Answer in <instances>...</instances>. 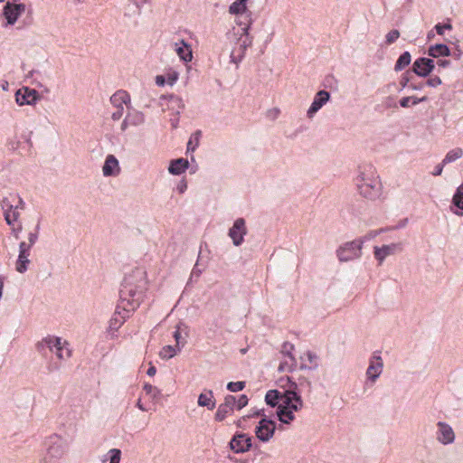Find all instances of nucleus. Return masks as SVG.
<instances>
[{"label":"nucleus","mask_w":463,"mask_h":463,"mask_svg":"<svg viewBox=\"0 0 463 463\" xmlns=\"http://www.w3.org/2000/svg\"><path fill=\"white\" fill-rule=\"evenodd\" d=\"M147 289L146 273L141 268H137L127 274L119 290V305L126 313L135 311L142 303Z\"/></svg>","instance_id":"obj_1"},{"label":"nucleus","mask_w":463,"mask_h":463,"mask_svg":"<svg viewBox=\"0 0 463 463\" xmlns=\"http://www.w3.org/2000/svg\"><path fill=\"white\" fill-rule=\"evenodd\" d=\"M249 4H250V0H236L233 2V14L236 16L234 22L240 27L237 33L233 32V34H241L236 43L241 52L238 54L239 61L243 58L245 50L251 45V38L249 36L248 30L252 23V13L249 10Z\"/></svg>","instance_id":"obj_2"},{"label":"nucleus","mask_w":463,"mask_h":463,"mask_svg":"<svg viewBox=\"0 0 463 463\" xmlns=\"http://www.w3.org/2000/svg\"><path fill=\"white\" fill-rule=\"evenodd\" d=\"M354 183L359 194L364 198L375 200L380 196L382 184L373 165L370 164L360 165Z\"/></svg>","instance_id":"obj_3"},{"label":"nucleus","mask_w":463,"mask_h":463,"mask_svg":"<svg viewBox=\"0 0 463 463\" xmlns=\"http://www.w3.org/2000/svg\"><path fill=\"white\" fill-rule=\"evenodd\" d=\"M288 395L284 404H279L276 411L279 420L284 424H289L293 421L295 420L294 411H298L303 407L301 390L289 392Z\"/></svg>","instance_id":"obj_4"},{"label":"nucleus","mask_w":463,"mask_h":463,"mask_svg":"<svg viewBox=\"0 0 463 463\" xmlns=\"http://www.w3.org/2000/svg\"><path fill=\"white\" fill-rule=\"evenodd\" d=\"M304 384L307 387L308 392L311 391V383L307 380H304L303 383L297 384L296 383H290V387L285 392H279V390L273 389L267 392L265 395V402L270 407H278L279 404H284L286 397L289 392H299Z\"/></svg>","instance_id":"obj_5"},{"label":"nucleus","mask_w":463,"mask_h":463,"mask_svg":"<svg viewBox=\"0 0 463 463\" xmlns=\"http://www.w3.org/2000/svg\"><path fill=\"white\" fill-rule=\"evenodd\" d=\"M47 450L41 459L42 463H56L66 452L65 441L59 436L50 437Z\"/></svg>","instance_id":"obj_6"},{"label":"nucleus","mask_w":463,"mask_h":463,"mask_svg":"<svg viewBox=\"0 0 463 463\" xmlns=\"http://www.w3.org/2000/svg\"><path fill=\"white\" fill-rule=\"evenodd\" d=\"M110 102L116 110L112 113L111 118L114 121L119 120L124 113L125 107L129 110L131 109L130 95L123 90L116 91L110 97Z\"/></svg>","instance_id":"obj_7"},{"label":"nucleus","mask_w":463,"mask_h":463,"mask_svg":"<svg viewBox=\"0 0 463 463\" xmlns=\"http://www.w3.org/2000/svg\"><path fill=\"white\" fill-rule=\"evenodd\" d=\"M363 241H352L345 242L336 250L340 261H350L358 259L362 255Z\"/></svg>","instance_id":"obj_8"},{"label":"nucleus","mask_w":463,"mask_h":463,"mask_svg":"<svg viewBox=\"0 0 463 463\" xmlns=\"http://www.w3.org/2000/svg\"><path fill=\"white\" fill-rule=\"evenodd\" d=\"M275 430V421L267 418H262L256 426L255 433L260 440L266 442L273 437Z\"/></svg>","instance_id":"obj_9"},{"label":"nucleus","mask_w":463,"mask_h":463,"mask_svg":"<svg viewBox=\"0 0 463 463\" xmlns=\"http://www.w3.org/2000/svg\"><path fill=\"white\" fill-rule=\"evenodd\" d=\"M402 250V244L401 242L383 245L382 247H373L374 257L380 265L383 262L386 257L394 255L398 252H401Z\"/></svg>","instance_id":"obj_10"},{"label":"nucleus","mask_w":463,"mask_h":463,"mask_svg":"<svg viewBox=\"0 0 463 463\" xmlns=\"http://www.w3.org/2000/svg\"><path fill=\"white\" fill-rule=\"evenodd\" d=\"M435 68L434 61L420 57L414 61L412 71L420 77H427Z\"/></svg>","instance_id":"obj_11"},{"label":"nucleus","mask_w":463,"mask_h":463,"mask_svg":"<svg viewBox=\"0 0 463 463\" xmlns=\"http://www.w3.org/2000/svg\"><path fill=\"white\" fill-rule=\"evenodd\" d=\"M25 12V5L7 2L4 7L3 14L8 24H14L19 16Z\"/></svg>","instance_id":"obj_12"},{"label":"nucleus","mask_w":463,"mask_h":463,"mask_svg":"<svg viewBox=\"0 0 463 463\" xmlns=\"http://www.w3.org/2000/svg\"><path fill=\"white\" fill-rule=\"evenodd\" d=\"M437 439L443 445H449L455 440V432L453 429L448 423L444 421H439L437 423Z\"/></svg>","instance_id":"obj_13"},{"label":"nucleus","mask_w":463,"mask_h":463,"mask_svg":"<svg viewBox=\"0 0 463 463\" xmlns=\"http://www.w3.org/2000/svg\"><path fill=\"white\" fill-rule=\"evenodd\" d=\"M145 122V115L138 110L132 109V108L128 111L125 118L121 123L120 129L122 131H126L129 127H138L144 124Z\"/></svg>","instance_id":"obj_14"},{"label":"nucleus","mask_w":463,"mask_h":463,"mask_svg":"<svg viewBox=\"0 0 463 463\" xmlns=\"http://www.w3.org/2000/svg\"><path fill=\"white\" fill-rule=\"evenodd\" d=\"M330 93L327 90H319L314 97L313 102L307 109V116L312 118L314 115L329 100Z\"/></svg>","instance_id":"obj_15"},{"label":"nucleus","mask_w":463,"mask_h":463,"mask_svg":"<svg viewBox=\"0 0 463 463\" xmlns=\"http://www.w3.org/2000/svg\"><path fill=\"white\" fill-rule=\"evenodd\" d=\"M63 345L64 341L61 337L48 335L37 344V348L42 351L43 348L46 347L57 356Z\"/></svg>","instance_id":"obj_16"},{"label":"nucleus","mask_w":463,"mask_h":463,"mask_svg":"<svg viewBox=\"0 0 463 463\" xmlns=\"http://www.w3.org/2000/svg\"><path fill=\"white\" fill-rule=\"evenodd\" d=\"M30 250L26 246L25 241L19 244V255L15 264V269L19 273H24L27 270V266L30 263L29 260Z\"/></svg>","instance_id":"obj_17"},{"label":"nucleus","mask_w":463,"mask_h":463,"mask_svg":"<svg viewBox=\"0 0 463 463\" xmlns=\"http://www.w3.org/2000/svg\"><path fill=\"white\" fill-rule=\"evenodd\" d=\"M189 335V327L184 322H179L175 326V330L173 334V336L176 343L177 350H181L187 342V337Z\"/></svg>","instance_id":"obj_18"},{"label":"nucleus","mask_w":463,"mask_h":463,"mask_svg":"<svg viewBox=\"0 0 463 463\" xmlns=\"http://www.w3.org/2000/svg\"><path fill=\"white\" fill-rule=\"evenodd\" d=\"M120 173L118 160L114 155H108L102 166L104 176H117Z\"/></svg>","instance_id":"obj_19"},{"label":"nucleus","mask_w":463,"mask_h":463,"mask_svg":"<svg viewBox=\"0 0 463 463\" xmlns=\"http://www.w3.org/2000/svg\"><path fill=\"white\" fill-rule=\"evenodd\" d=\"M248 233L246 222L243 218H238L233 222V246L242 243L244 236Z\"/></svg>","instance_id":"obj_20"},{"label":"nucleus","mask_w":463,"mask_h":463,"mask_svg":"<svg viewBox=\"0 0 463 463\" xmlns=\"http://www.w3.org/2000/svg\"><path fill=\"white\" fill-rule=\"evenodd\" d=\"M383 367V363L382 360V357L380 355H373L370 364L366 370V375L369 380L372 382H375L376 379L380 376L382 373Z\"/></svg>","instance_id":"obj_21"},{"label":"nucleus","mask_w":463,"mask_h":463,"mask_svg":"<svg viewBox=\"0 0 463 463\" xmlns=\"http://www.w3.org/2000/svg\"><path fill=\"white\" fill-rule=\"evenodd\" d=\"M251 438L246 434L233 436V453H243L251 448Z\"/></svg>","instance_id":"obj_22"},{"label":"nucleus","mask_w":463,"mask_h":463,"mask_svg":"<svg viewBox=\"0 0 463 463\" xmlns=\"http://www.w3.org/2000/svg\"><path fill=\"white\" fill-rule=\"evenodd\" d=\"M1 207L4 211V216L6 223L8 225H13L20 216L19 212L14 210L13 213H10V210L14 208V204L6 197L2 200Z\"/></svg>","instance_id":"obj_23"},{"label":"nucleus","mask_w":463,"mask_h":463,"mask_svg":"<svg viewBox=\"0 0 463 463\" xmlns=\"http://www.w3.org/2000/svg\"><path fill=\"white\" fill-rule=\"evenodd\" d=\"M16 102L19 105H32L34 104L39 99V94L35 90L24 89V93H21V90L16 92Z\"/></svg>","instance_id":"obj_24"},{"label":"nucleus","mask_w":463,"mask_h":463,"mask_svg":"<svg viewBox=\"0 0 463 463\" xmlns=\"http://www.w3.org/2000/svg\"><path fill=\"white\" fill-rule=\"evenodd\" d=\"M175 51L182 61L185 62L192 61L193 52L191 46L187 44L184 40L175 43Z\"/></svg>","instance_id":"obj_25"},{"label":"nucleus","mask_w":463,"mask_h":463,"mask_svg":"<svg viewBox=\"0 0 463 463\" xmlns=\"http://www.w3.org/2000/svg\"><path fill=\"white\" fill-rule=\"evenodd\" d=\"M128 317L129 313H126L124 310L122 312L117 310L114 316L109 320V325L108 328L109 332H112V334H114Z\"/></svg>","instance_id":"obj_26"},{"label":"nucleus","mask_w":463,"mask_h":463,"mask_svg":"<svg viewBox=\"0 0 463 463\" xmlns=\"http://www.w3.org/2000/svg\"><path fill=\"white\" fill-rule=\"evenodd\" d=\"M427 53L433 58L449 57L451 55L450 49L444 43H437L430 46Z\"/></svg>","instance_id":"obj_27"},{"label":"nucleus","mask_w":463,"mask_h":463,"mask_svg":"<svg viewBox=\"0 0 463 463\" xmlns=\"http://www.w3.org/2000/svg\"><path fill=\"white\" fill-rule=\"evenodd\" d=\"M189 166V162L184 158H178L170 162L168 171L170 174L178 175L183 174Z\"/></svg>","instance_id":"obj_28"},{"label":"nucleus","mask_w":463,"mask_h":463,"mask_svg":"<svg viewBox=\"0 0 463 463\" xmlns=\"http://www.w3.org/2000/svg\"><path fill=\"white\" fill-rule=\"evenodd\" d=\"M198 405L213 410L215 406L213 392L209 391L208 392L201 393L198 397Z\"/></svg>","instance_id":"obj_29"},{"label":"nucleus","mask_w":463,"mask_h":463,"mask_svg":"<svg viewBox=\"0 0 463 463\" xmlns=\"http://www.w3.org/2000/svg\"><path fill=\"white\" fill-rule=\"evenodd\" d=\"M230 411H232V406L230 404L229 397H226L225 402L218 407L215 414V420L219 421L223 420L227 417Z\"/></svg>","instance_id":"obj_30"},{"label":"nucleus","mask_w":463,"mask_h":463,"mask_svg":"<svg viewBox=\"0 0 463 463\" xmlns=\"http://www.w3.org/2000/svg\"><path fill=\"white\" fill-rule=\"evenodd\" d=\"M411 53L409 52H404L398 58V60L395 63V66H394V70L396 71H402L405 67H407L411 63Z\"/></svg>","instance_id":"obj_31"},{"label":"nucleus","mask_w":463,"mask_h":463,"mask_svg":"<svg viewBox=\"0 0 463 463\" xmlns=\"http://www.w3.org/2000/svg\"><path fill=\"white\" fill-rule=\"evenodd\" d=\"M181 350H177L176 345H165L160 353L159 356L164 360H169L173 358L175 355H176Z\"/></svg>","instance_id":"obj_32"},{"label":"nucleus","mask_w":463,"mask_h":463,"mask_svg":"<svg viewBox=\"0 0 463 463\" xmlns=\"http://www.w3.org/2000/svg\"><path fill=\"white\" fill-rule=\"evenodd\" d=\"M452 203L455 206L463 211V183L457 188L452 198Z\"/></svg>","instance_id":"obj_33"},{"label":"nucleus","mask_w":463,"mask_h":463,"mask_svg":"<svg viewBox=\"0 0 463 463\" xmlns=\"http://www.w3.org/2000/svg\"><path fill=\"white\" fill-rule=\"evenodd\" d=\"M463 155V151L461 148L457 147L452 150H450L445 156V158L442 160L443 164H449L451 162H454L455 160L460 158Z\"/></svg>","instance_id":"obj_34"},{"label":"nucleus","mask_w":463,"mask_h":463,"mask_svg":"<svg viewBox=\"0 0 463 463\" xmlns=\"http://www.w3.org/2000/svg\"><path fill=\"white\" fill-rule=\"evenodd\" d=\"M301 359L303 361H307L311 364V366L308 367L309 369L317 368L318 366V364H317L318 357L315 353L307 351V353L304 354V356H302Z\"/></svg>","instance_id":"obj_35"},{"label":"nucleus","mask_w":463,"mask_h":463,"mask_svg":"<svg viewBox=\"0 0 463 463\" xmlns=\"http://www.w3.org/2000/svg\"><path fill=\"white\" fill-rule=\"evenodd\" d=\"M71 351L69 348V344H68L67 341H64V345H62V347L59 351L57 358L59 360L62 361V360H67L68 358L71 357Z\"/></svg>","instance_id":"obj_36"},{"label":"nucleus","mask_w":463,"mask_h":463,"mask_svg":"<svg viewBox=\"0 0 463 463\" xmlns=\"http://www.w3.org/2000/svg\"><path fill=\"white\" fill-rule=\"evenodd\" d=\"M39 229H40V225L37 224L34 231L29 232V234H28V242H26V246H28L29 250H31V248L34 245V243L38 240Z\"/></svg>","instance_id":"obj_37"},{"label":"nucleus","mask_w":463,"mask_h":463,"mask_svg":"<svg viewBox=\"0 0 463 463\" xmlns=\"http://www.w3.org/2000/svg\"><path fill=\"white\" fill-rule=\"evenodd\" d=\"M109 463H119L121 459V451L118 449H111L109 450Z\"/></svg>","instance_id":"obj_38"},{"label":"nucleus","mask_w":463,"mask_h":463,"mask_svg":"<svg viewBox=\"0 0 463 463\" xmlns=\"http://www.w3.org/2000/svg\"><path fill=\"white\" fill-rule=\"evenodd\" d=\"M400 37V32L396 29L390 31L385 36V42L387 44L393 43Z\"/></svg>","instance_id":"obj_39"},{"label":"nucleus","mask_w":463,"mask_h":463,"mask_svg":"<svg viewBox=\"0 0 463 463\" xmlns=\"http://www.w3.org/2000/svg\"><path fill=\"white\" fill-rule=\"evenodd\" d=\"M383 232V229L370 231L364 237L358 239L357 241H363V244H364L365 241L373 239L374 237L378 236Z\"/></svg>","instance_id":"obj_40"},{"label":"nucleus","mask_w":463,"mask_h":463,"mask_svg":"<svg viewBox=\"0 0 463 463\" xmlns=\"http://www.w3.org/2000/svg\"><path fill=\"white\" fill-rule=\"evenodd\" d=\"M143 389L146 394L152 395L153 398H156L157 394H159L160 392L156 387L153 386L150 383H145Z\"/></svg>","instance_id":"obj_41"},{"label":"nucleus","mask_w":463,"mask_h":463,"mask_svg":"<svg viewBox=\"0 0 463 463\" xmlns=\"http://www.w3.org/2000/svg\"><path fill=\"white\" fill-rule=\"evenodd\" d=\"M434 28L439 35H443L444 30H451L452 29V24L450 23H447V24H437Z\"/></svg>","instance_id":"obj_42"},{"label":"nucleus","mask_w":463,"mask_h":463,"mask_svg":"<svg viewBox=\"0 0 463 463\" xmlns=\"http://www.w3.org/2000/svg\"><path fill=\"white\" fill-rule=\"evenodd\" d=\"M235 403H236L237 408L240 410L247 405L248 397L245 394H241V395H240L237 402L235 401V398L233 397V406L235 405Z\"/></svg>","instance_id":"obj_43"},{"label":"nucleus","mask_w":463,"mask_h":463,"mask_svg":"<svg viewBox=\"0 0 463 463\" xmlns=\"http://www.w3.org/2000/svg\"><path fill=\"white\" fill-rule=\"evenodd\" d=\"M441 83H442L441 79L438 76L430 78L426 81V84L430 87H437V86H439Z\"/></svg>","instance_id":"obj_44"},{"label":"nucleus","mask_w":463,"mask_h":463,"mask_svg":"<svg viewBox=\"0 0 463 463\" xmlns=\"http://www.w3.org/2000/svg\"><path fill=\"white\" fill-rule=\"evenodd\" d=\"M408 75H409V71H406L401 77L400 85H401L402 89L405 88L410 81V78Z\"/></svg>","instance_id":"obj_45"},{"label":"nucleus","mask_w":463,"mask_h":463,"mask_svg":"<svg viewBox=\"0 0 463 463\" xmlns=\"http://www.w3.org/2000/svg\"><path fill=\"white\" fill-rule=\"evenodd\" d=\"M294 345L289 343H285L283 345V352L287 354V355L292 358L291 350H293Z\"/></svg>","instance_id":"obj_46"},{"label":"nucleus","mask_w":463,"mask_h":463,"mask_svg":"<svg viewBox=\"0 0 463 463\" xmlns=\"http://www.w3.org/2000/svg\"><path fill=\"white\" fill-rule=\"evenodd\" d=\"M14 198L17 199V203H16V204H14V210L15 211H18V209L23 210L24 208V204H25L24 200L19 195H15Z\"/></svg>","instance_id":"obj_47"},{"label":"nucleus","mask_w":463,"mask_h":463,"mask_svg":"<svg viewBox=\"0 0 463 463\" xmlns=\"http://www.w3.org/2000/svg\"><path fill=\"white\" fill-rule=\"evenodd\" d=\"M245 387V382H233V392L241 391Z\"/></svg>","instance_id":"obj_48"},{"label":"nucleus","mask_w":463,"mask_h":463,"mask_svg":"<svg viewBox=\"0 0 463 463\" xmlns=\"http://www.w3.org/2000/svg\"><path fill=\"white\" fill-rule=\"evenodd\" d=\"M411 100V97H403L400 99L399 103H400L401 107H402V108H409Z\"/></svg>","instance_id":"obj_49"},{"label":"nucleus","mask_w":463,"mask_h":463,"mask_svg":"<svg viewBox=\"0 0 463 463\" xmlns=\"http://www.w3.org/2000/svg\"><path fill=\"white\" fill-rule=\"evenodd\" d=\"M177 191L180 193V194H183L184 193V191L187 189V184L185 181H181L177 187H176Z\"/></svg>","instance_id":"obj_50"},{"label":"nucleus","mask_w":463,"mask_h":463,"mask_svg":"<svg viewBox=\"0 0 463 463\" xmlns=\"http://www.w3.org/2000/svg\"><path fill=\"white\" fill-rule=\"evenodd\" d=\"M444 165L445 164H443V162L441 164L437 165L432 175H440L442 174Z\"/></svg>","instance_id":"obj_51"},{"label":"nucleus","mask_w":463,"mask_h":463,"mask_svg":"<svg viewBox=\"0 0 463 463\" xmlns=\"http://www.w3.org/2000/svg\"><path fill=\"white\" fill-rule=\"evenodd\" d=\"M411 103L412 105H417L420 102H423V101H426L427 100V97H422V98H417L415 96H411Z\"/></svg>","instance_id":"obj_52"},{"label":"nucleus","mask_w":463,"mask_h":463,"mask_svg":"<svg viewBox=\"0 0 463 463\" xmlns=\"http://www.w3.org/2000/svg\"><path fill=\"white\" fill-rule=\"evenodd\" d=\"M437 64L439 67L446 68V67H449L450 65V61H449V60H439L437 61Z\"/></svg>","instance_id":"obj_53"},{"label":"nucleus","mask_w":463,"mask_h":463,"mask_svg":"<svg viewBox=\"0 0 463 463\" xmlns=\"http://www.w3.org/2000/svg\"><path fill=\"white\" fill-rule=\"evenodd\" d=\"M201 272H202V270L198 268V263H196L194 268L193 269L192 277L195 276L198 278L200 276Z\"/></svg>","instance_id":"obj_54"},{"label":"nucleus","mask_w":463,"mask_h":463,"mask_svg":"<svg viewBox=\"0 0 463 463\" xmlns=\"http://www.w3.org/2000/svg\"><path fill=\"white\" fill-rule=\"evenodd\" d=\"M156 369L155 366H150L146 372L147 375H149V376H154L156 374Z\"/></svg>","instance_id":"obj_55"},{"label":"nucleus","mask_w":463,"mask_h":463,"mask_svg":"<svg viewBox=\"0 0 463 463\" xmlns=\"http://www.w3.org/2000/svg\"><path fill=\"white\" fill-rule=\"evenodd\" d=\"M156 82L157 85L162 86L165 83V79L163 76H157L156 79Z\"/></svg>","instance_id":"obj_56"},{"label":"nucleus","mask_w":463,"mask_h":463,"mask_svg":"<svg viewBox=\"0 0 463 463\" xmlns=\"http://www.w3.org/2000/svg\"><path fill=\"white\" fill-rule=\"evenodd\" d=\"M410 88L414 90H421L423 88V84H411Z\"/></svg>","instance_id":"obj_57"},{"label":"nucleus","mask_w":463,"mask_h":463,"mask_svg":"<svg viewBox=\"0 0 463 463\" xmlns=\"http://www.w3.org/2000/svg\"><path fill=\"white\" fill-rule=\"evenodd\" d=\"M59 368H60V365H58L57 364H50V366L48 367L50 372L58 370Z\"/></svg>","instance_id":"obj_58"},{"label":"nucleus","mask_w":463,"mask_h":463,"mask_svg":"<svg viewBox=\"0 0 463 463\" xmlns=\"http://www.w3.org/2000/svg\"><path fill=\"white\" fill-rule=\"evenodd\" d=\"M137 407L142 411H146V409L143 406V404L141 403V401L140 399L137 401Z\"/></svg>","instance_id":"obj_59"},{"label":"nucleus","mask_w":463,"mask_h":463,"mask_svg":"<svg viewBox=\"0 0 463 463\" xmlns=\"http://www.w3.org/2000/svg\"><path fill=\"white\" fill-rule=\"evenodd\" d=\"M176 80H177V75L176 74H175L173 76H170L169 79H168L169 83L171 85L174 84Z\"/></svg>","instance_id":"obj_60"},{"label":"nucleus","mask_w":463,"mask_h":463,"mask_svg":"<svg viewBox=\"0 0 463 463\" xmlns=\"http://www.w3.org/2000/svg\"><path fill=\"white\" fill-rule=\"evenodd\" d=\"M3 288H4V282H3V279L0 278V298H2V295H3Z\"/></svg>","instance_id":"obj_61"},{"label":"nucleus","mask_w":463,"mask_h":463,"mask_svg":"<svg viewBox=\"0 0 463 463\" xmlns=\"http://www.w3.org/2000/svg\"><path fill=\"white\" fill-rule=\"evenodd\" d=\"M247 351H248V348H247V347H246V348H241V349H240V353H241V354H246V352H247Z\"/></svg>","instance_id":"obj_62"},{"label":"nucleus","mask_w":463,"mask_h":463,"mask_svg":"<svg viewBox=\"0 0 463 463\" xmlns=\"http://www.w3.org/2000/svg\"><path fill=\"white\" fill-rule=\"evenodd\" d=\"M226 388L232 392V382H229L226 385Z\"/></svg>","instance_id":"obj_63"},{"label":"nucleus","mask_w":463,"mask_h":463,"mask_svg":"<svg viewBox=\"0 0 463 463\" xmlns=\"http://www.w3.org/2000/svg\"><path fill=\"white\" fill-rule=\"evenodd\" d=\"M434 36V34L432 33V32H430L428 33V39H431L432 37Z\"/></svg>","instance_id":"obj_64"}]
</instances>
